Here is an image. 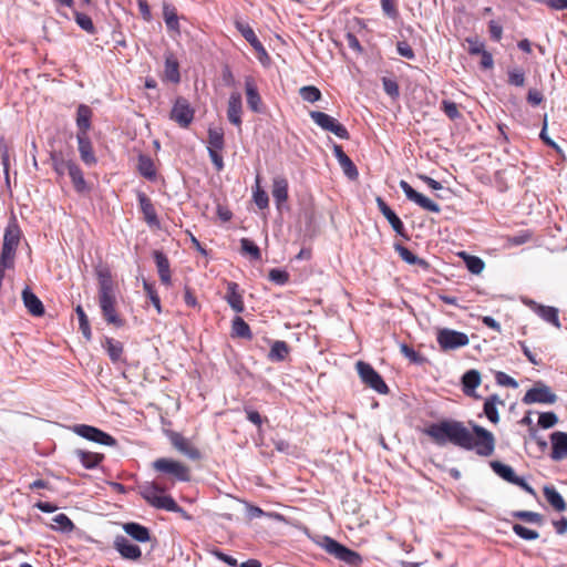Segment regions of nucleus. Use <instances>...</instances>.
Listing matches in <instances>:
<instances>
[{"label": "nucleus", "mask_w": 567, "mask_h": 567, "mask_svg": "<svg viewBox=\"0 0 567 567\" xmlns=\"http://www.w3.org/2000/svg\"><path fill=\"white\" fill-rule=\"evenodd\" d=\"M544 497L549 505L557 512H565L567 504L560 493L551 485H546L543 488Z\"/></svg>", "instance_id": "29"}, {"label": "nucleus", "mask_w": 567, "mask_h": 567, "mask_svg": "<svg viewBox=\"0 0 567 567\" xmlns=\"http://www.w3.org/2000/svg\"><path fill=\"white\" fill-rule=\"evenodd\" d=\"M243 113L241 95L238 92H233L228 100L227 118L228 121L240 127Z\"/></svg>", "instance_id": "20"}, {"label": "nucleus", "mask_w": 567, "mask_h": 567, "mask_svg": "<svg viewBox=\"0 0 567 567\" xmlns=\"http://www.w3.org/2000/svg\"><path fill=\"white\" fill-rule=\"evenodd\" d=\"M299 94L303 101L309 103H315L322 96L320 90L313 85H306L300 87Z\"/></svg>", "instance_id": "47"}, {"label": "nucleus", "mask_w": 567, "mask_h": 567, "mask_svg": "<svg viewBox=\"0 0 567 567\" xmlns=\"http://www.w3.org/2000/svg\"><path fill=\"white\" fill-rule=\"evenodd\" d=\"M153 468L159 473L168 474L179 482H188L190 480L189 468L172 458L161 457L155 460Z\"/></svg>", "instance_id": "8"}, {"label": "nucleus", "mask_w": 567, "mask_h": 567, "mask_svg": "<svg viewBox=\"0 0 567 567\" xmlns=\"http://www.w3.org/2000/svg\"><path fill=\"white\" fill-rule=\"evenodd\" d=\"M357 372L361 381L380 394H388L389 386L374 368L364 361H358L355 364Z\"/></svg>", "instance_id": "7"}, {"label": "nucleus", "mask_w": 567, "mask_h": 567, "mask_svg": "<svg viewBox=\"0 0 567 567\" xmlns=\"http://www.w3.org/2000/svg\"><path fill=\"white\" fill-rule=\"evenodd\" d=\"M254 202L259 209H265L269 205L268 194L260 187V178L256 177V186L254 189Z\"/></svg>", "instance_id": "46"}, {"label": "nucleus", "mask_w": 567, "mask_h": 567, "mask_svg": "<svg viewBox=\"0 0 567 567\" xmlns=\"http://www.w3.org/2000/svg\"><path fill=\"white\" fill-rule=\"evenodd\" d=\"M76 140L78 150L82 162L86 166H94L97 163V158L94 154L93 146L89 135H83V133H76Z\"/></svg>", "instance_id": "18"}, {"label": "nucleus", "mask_w": 567, "mask_h": 567, "mask_svg": "<svg viewBox=\"0 0 567 567\" xmlns=\"http://www.w3.org/2000/svg\"><path fill=\"white\" fill-rule=\"evenodd\" d=\"M498 404L504 405V401L501 400L497 394L489 395L484 402V414L493 424H497L499 422V414L497 410Z\"/></svg>", "instance_id": "30"}, {"label": "nucleus", "mask_w": 567, "mask_h": 567, "mask_svg": "<svg viewBox=\"0 0 567 567\" xmlns=\"http://www.w3.org/2000/svg\"><path fill=\"white\" fill-rule=\"evenodd\" d=\"M375 202L379 210L386 218L393 230L399 236L406 238L404 224L399 218V216L388 206V204L381 197H377Z\"/></svg>", "instance_id": "17"}, {"label": "nucleus", "mask_w": 567, "mask_h": 567, "mask_svg": "<svg viewBox=\"0 0 567 567\" xmlns=\"http://www.w3.org/2000/svg\"><path fill=\"white\" fill-rule=\"evenodd\" d=\"M465 264L467 269L474 275L481 274L485 266L484 261L476 256H465Z\"/></svg>", "instance_id": "56"}, {"label": "nucleus", "mask_w": 567, "mask_h": 567, "mask_svg": "<svg viewBox=\"0 0 567 567\" xmlns=\"http://www.w3.org/2000/svg\"><path fill=\"white\" fill-rule=\"evenodd\" d=\"M508 84L514 86H523L525 84V73L522 69L515 68L508 70Z\"/></svg>", "instance_id": "58"}, {"label": "nucleus", "mask_w": 567, "mask_h": 567, "mask_svg": "<svg viewBox=\"0 0 567 567\" xmlns=\"http://www.w3.org/2000/svg\"><path fill=\"white\" fill-rule=\"evenodd\" d=\"M225 146L224 132L221 128H209L208 130V150L221 151Z\"/></svg>", "instance_id": "45"}, {"label": "nucleus", "mask_w": 567, "mask_h": 567, "mask_svg": "<svg viewBox=\"0 0 567 567\" xmlns=\"http://www.w3.org/2000/svg\"><path fill=\"white\" fill-rule=\"evenodd\" d=\"M195 111L189 102L178 96L171 111V118L175 121L181 127H188L194 120Z\"/></svg>", "instance_id": "12"}, {"label": "nucleus", "mask_w": 567, "mask_h": 567, "mask_svg": "<svg viewBox=\"0 0 567 567\" xmlns=\"http://www.w3.org/2000/svg\"><path fill=\"white\" fill-rule=\"evenodd\" d=\"M75 455L79 457L82 465L87 468L92 470L97 467V465L102 462L103 455L99 453L93 452H86L83 450H76Z\"/></svg>", "instance_id": "39"}, {"label": "nucleus", "mask_w": 567, "mask_h": 567, "mask_svg": "<svg viewBox=\"0 0 567 567\" xmlns=\"http://www.w3.org/2000/svg\"><path fill=\"white\" fill-rule=\"evenodd\" d=\"M75 312L79 318V324H80V330H81L82 334L85 337V339L90 340L91 339V327H90L87 316L85 315L82 306L79 305L75 308Z\"/></svg>", "instance_id": "49"}, {"label": "nucleus", "mask_w": 567, "mask_h": 567, "mask_svg": "<svg viewBox=\"0 0 567 567\" xmlns=\"http://www.w3.org/2000/svg\"><path fill=\"white\" fill-rule=\"evenodd\" d=\"M551 453L550 457L554 461H561L567 458V433L554 432L550 434Z\"/></svg>", "instance_id": "19"}, {"label": "nucleus", "mask_w": 567, "mask_h": 567, "mask_svg": "<svg viewBox=\"0 0 567 567\" xmlns=\"http://www.w3.org/2000/svg\"><path fill=\"white\" fill-rule=\"evenodd\" d=\"M400 188L405 194L406 198L416 205H419L424 210L436 213L441 212V207L439 204L424 196L423 194L416 192L406 181H400Z\"/></svg>", "instance_id": "13"}, {"label": "nucleus", "mask_w": 567, "mask_h": 567, "mask_svg": "<svg viewBox=\"0 0 567 567\" xmlns=\"http://www.w3.org/2000/svg\"><path fill=\"white\" fill-rule=\"evenodd\" d=\"M22 300L24 307L34 317L44 315V306L42 301L27 287L22 291Z\"/></svg>", "instance_id": "25"}, {"label": "nucleus", "mask_w": 567, "mask_h": 567, "mask_svg": "<svg viewBox=\"0 0 567 567\" xmlns=\"http://www.w3.org/2000/svg\"><path fill=\"white\" fill-rule=\"evenodd\" d=\"M382 84H383V89H384L385 93L389 96H391L393 99H396L399 96V94H400L399 85L394 80L389 79V78H383Z\"/></svg>", "instance_id": "61"}, {"label": "nucleus", "mask_w": 567, "mask_h": 567, "mask_svg": "<svg viewBox=\"0 0 567 567\" xmlns=\"http://www.w3.org/2000/svg\"><path fill=\"white\" fill-rule=\"evenodd\" d=\"M236 29L241 33V35L245 38V40L257 52L258 60L262 64L268 63L269 62V55H268L266 49L264 48L262 43L257 38V35H256L255 31L252 30V28L249 24H247V23L237 21L236 22Z\"/></svg>", "instance_id": "14"}, {"label": "nucleus", "mask_w": 567, "mask_h": 567, "mask_svg": "<svg viewBox=\"0 0 567 567\" xmlns=\"http://www.w3.org/2000/svg\"><path fill=\"white\" fill-rule=\"evenodd\" d=\"M91 117H92V110L87 105L81 104L76 111L78 133H83V135H89V131L91 128Z\"/></svg>", "instance_id": "31"}, {"label": "nucleus", "mask_w": 567, "mask_h": 567, "mask_svg": "<svg viewBox=\"0 0 567 567\" xmlns=\"http://www.w3.org/2000/svg\"><path fill=\"white\" fill-rule=\"evenodd\" d=\"M321 546L328 554L350 566H359L362 561L359 553L346 547L329 536L323 537Z\"/></svg>", "instance_id": "6"}, {"label": "nucleus", "mask_w": 567, "mask_h": 567, "mask_svg": "<svg viewBox=\"0 0 567 567\" xmlns=\"http://www.w3.org/2000/svg\"><path fill=\"white\" fill-rule=\"evenodd\" d=\"M137 169L140 174L148 181L156 178V169L153 159L148 155L138 156Z\"/></svg>", "instance_id": "38"}, {"label": "nucleus", "mask_w": 567, "mask_h": 567, "mask_svg": "<svg viewBox=\"0 0 567 567\" xmlns=\"http://www.w3.org/2000/svg\"><path fill=\"white\" fill-rule=\"evenodd\" d=\"M245 91L248 107L255 113H261V97L256 86L255 80L251 76L245 79Z\"/></svg>", "instance_id": "21"}, {"label": "nucleus", "mask_w": 567, "mask_h": 567, "mask_svg": "<svg viewBox=\"0 0 567 567\" xmlns=\"http://www.w3.org/2000/svg\"><path fill=\"white\" fill-rule=\"evenodd\" d=\"M513 516L527 523H533L537 525H540L543 523V516L536 512L517 511L513 513Z\"/></svg>", "instance_id": "50"}, {"label": "nucleus", "mask_w": 567, "mask_h": 567, "mask_svg": "<svg viewBox=\"0 0 567 567\" xmlns=\"http://www.w3.org/2000/svg\"><path fill=\"white\" fill-rule=\"evenodd\" d=\"M344 175L350 179H357L359 176V172L357 166L353 164L351 158L347 155L344 158L339 162Z\"/></svg>", "instance_id": "52"}, {"label": "nucleus", "mask_w": 567, "mask_h": 567, "mask_svg": "<svg viewBox=\"0 0 567 567\" xmlns=\"http://www.w3.org/2000/svg\"><path fill=\"white\" fill-rule=\"evenodd\" d=\"M168 439L174 449L189 460L197 461L200 458L202 455L199 450L181 433L172 431L168 434Z\"/></svg>", "instance_id": "15"}, {"label": "nucleus", "mask_w": 567, "mask_h": 567, "mask_svg": "<svg viewBox=\"0 0 567 567\" xmlns=\"http://www.w3.org/2000/svg\"><path fill=\"white\" fill-rule=\"evenodd\" d=\"M268 277H269V279L272 282H275L277 285H285L289 280V274L287 271H285V270H280V269H277V268L271 269L269 271V276Z\"/></svg>", "instance_id": "62"}, {"label": "nucleus", "mask_w": 567, "mask_h": 567, "mask_svg": "<svg viewBox=\"0 0 567 567\" xmlns=\"http://www.w3.org/2000/svg\"><path fill=\"white\" fill-rule=\"evenodd\" d=\"M143 288H144L147 297L150 298L151 302L156 308L157 313H161L162 312L161 299L154 288V285L145 280L143 284Z\"/></svg>", "instance_id": "54"}, {"label": "nucleus", "mask_w": 567, "mask_h": 567, "mask_svg": "<svg viewBox=\"0 0 567 567\" xmlns=\"http://www.w3.org/2000/svg\"><path fill=\"white\" fill-rule=\"evenodd\" d=\"M492 470L504 481L514 484L517 480V475L515 474L513 467L509 465H506L499 461H493L491 462Z\"/></svg>", "instance_id": "40"}, {"label": "nucleus", "mask_w": 567, "mask_h": 567, "mask_svg": "<svg viewBox=\"0 0 567 567\" xmlns=\"http://www.w3.org/2000/svg\"><path fill=\"white\" fill-rule=\"evenodd\" d=\"M233 337L250 340L252 333L248 323L241 317H235L231 324Z\"/></svg>", "instance_id": "41"}, {"label": "nucleus", "mask_w": 567, "mask_h": 567, "mask_svg": "<svg viewBox=\"0 0 567 567\" xmlns=\"http://www.w3.org/2000/svg\"><path fill=\"white\" fill-rule=\"evenodd\" d=\"M463 391L472 395L475 389L481 384V374L477 370H468L462 377Z\"/></svg>", "instance_id": "37"}, {"label": "nucleus", "mask_w": 567, "mask_h": 567, "mask_svg": "<svg viewBox=\"0 0 567 567\" xmlns=\"http://www.w3.org/2000/svg\"><path fill=\"white\" fill-rule=\"evenodd\" d=\"M123 530L134 540L140 543H146L151 539L150 529L138 523H125L123 525Z\"/></svg>", "instance_id": "27"}, {"label": "nucleus", "mask_w": 567, "mask_h": 567, "mask_svg": "<svg viewBox=\"0 0 567 567\" xmlns=\"http://www.w3.org/2000/svg\"><path fill=\"white\" fill-rule=\"evenodd\" d=\"M240 246L241 251L249 255L254 260H259L261 258L260 249L252 240L248 238H241Z\"/></svg>", "instance_id": "48"}, {"label": "nucleus", "mask_w": 567, "mask_h": 567, "mask_svg": "<svg viewBox=\"0 0 567 567\" xmlns=\"http://www.w3.org/2000/svg\"><path fill=\"white\" fill-rule=\"evenodd\" d=\"M534 311L546 322L554 324L556 328H560L558 318V309L555 307L538 305L535 301H530Z\"/></svg>", "instance_id": "28"}, {"label": "nucleus", "mask_w": 567, "mask_h": 567, "mask_svg": "<svg viewBox=\"0 0 567 567\" xmlns=\"http://www.w3.org/2000/svg\"><path fill=\"white\" fill-rule=\"evenodd\" d=\"M467 427L463 422L456 420H442L427 425L423 433L436 445L444 446L451 443L463 449L467 442Z\"/></svg>", "instance_id": "2"}, {"label": "nucleus", "mask_w": 567, "mask_h": 567, "mask_svg": "<svg viewBox=\"0 0 567 567\" xmlns=\"http://www.w3.org/2000/svg\"><path fill=\"white\" fill-rule=\"evenodd\" d=\"M52 167L54 172L59 175H63L65 172L69 173L70 165H74L75 162L71 159H64L61 154L58 153H51L50 155Z\"/></svg>", "instance_id": "43"}, {"label": "nucleus", "mask_w": 567, "mask_h": 567, "mask_svg": "<svg viewBox=\"0 0 567 567\" xmlns=\"http://www.w3.org/2000/svg\"><path fill=\"white\" fill-rule=\"evenodd\" d=\"M21 235L22 233L18 221L16 217H12L4 229L3 245L0 256L7 266L14 265L16 252L21 240Z\"/></svg>", "instance_id": "5"}, {"label": "nucleus", "mask_w": 567, "mask_h": 567, "mask_svg": "<svg viewBox=\"0 0 567 567\" xmlns=\"http://www.w3.org/2000/svg\"><path fill=\"white\" fill-rule=\"evenodd\" d=\"M436 341L443 351L456 350L470 343L468 336L450 328L440 329Z\"/></svg>", "instance_id": "9"}, {"label": "nucleus", "mask_w": 567, "mask_h": 567, "mask_svg": "<svg viewBox=\"0 0 567 567\" xmlns=\"http://www.w3.org/2000/svg\"><path fill=\"white\" fill-rule=\"evenodd\" d=\"M395 251L399 256L409 265H417L423 269H427L430 267L429 262L416 255H414L411 250H409L405 246L401 244L394 245Z\"/></svg>", "instance_id": "36"}, {"label": "nucleus", "mask_w": 567, "mask_h": 567, "mask_svg": "<svg viewBox=\"0 0 567 567\" xmlns=\"http://www.w3.org/2000/svg\"><path fill=\"white\" fill-rule=\"evenodd\" d=\"M165 487L152 482L140 486L141 496L153 507L165 511H178V504L169 495H164Z\"/></svg>", "instance_id": "4"}, {"label": "nucleus", "mask_w": 567, "mask_h": 567, "mask_svg": "<svg viewBox=\"0 0 567 567\" xmlns=\"http://www.w3.org/2000/svg\"><path fill=\"white\" fill-rule=\"evenodd\" d=\"M164 76L165 80L172 83L181 81L179 63L173 53H168L165 56Z\"/></svg>", "instance_id": "32"}, {"label": "nucleus", "mask_w": 567, "mask_h": 567, "mask_svg": "<svg viewBox=\"0 0 567 567\" xmlns=\"http://www.w3.org/2000/svg\"><path fill=\"white\" fill-rule=\"evenodd\" d=\"M137 199L140 204L141 212L143 213L144 219L148 226H159V220L154 208L152 200L146 196V194L140 192L137 194Z\"/></svg>", "instance_id": "23"}, {"label": "nucleus", "mask_w": 567, "mask_h": 567, "mask_svg": "<svg viewBox=\"0 0 567 567\" xmlns=\"http://www.w3.org/2000/svg\"><path fill=\"white\" fill-rule=\"evenodd\" d=\"M154 261L157 267L158 276L162 284L168 286L171 285V268L169 260L166 255L159 250H155L153 252Z\"/></svg>", "instance_id": "26"}, {"label": "nucleus", "mask_w": 567, "mask_h": 567, "mask_svg": "<svg viewBox=\"0 0 567 567\" xmlns=\"http://www.w3.org/2000/svg\"><path fill=\"white\" fill-rule=\"evenodd\" d=\"M102 346L106 350L112 362H117L121 360L123 354V344L120 341L112 338H105V341Z\"/></svg>", "instance_id": "42"}, {"label": "nucleus", "mask_w": 567, "mask_h": 567, "mask_svg": "<svg viewBox=\"0 0 567 567\" xmlns=\"http://www.w3.org/2000/svg\"><path fill=\"white\" fill-rule=\"evenodd\" d=\"M513 532L520 538L525 540H535L539 537L538 532L534 529H529L520 524L513 525Z\"/></svg>", "instance_id": "53"}, {"label": "nucleus", "mask_w": 567, "mask_h": 567, "mask_svg": "<svg viewBox=\"0 0 567 567\" xmlns=\"http://www.w3.org/2000/svg\"><path fill=\"white\" fill-rule=\"evenodd\" d=\"M556 401L557 395L550 390L548 385L542 382H537L524 394L522 399L524 404H554Z\"/></svg>", "instance_id": "11"}, {"label": "nucleus", "mask_w": 567, "mask_h": 567, "mask_svg": "<svg viewBox=\"0 0 567 567\" xmlns=\"http://www.w3.org/2000/svg\"><path fill=\"white\" fill-rule=\"evenodd\" d=\"M97 299L104 320L117 328L124 324V320L116 312L117 287L107 268L96 270Z\"/></svg>", "instance_id": "1"}, {"label": "nucleus", "mask_w": 567, "mask_h": 567, "mask_svg": "<svg viewBox=\"0 0 567 567\" xmlns=\"http://www.w3.org/2000/svg\"><path fill=\"white\" fill-rule=\"evenodd\" d=\"M68 174L72 181L74 189L78 193L83 194L90 190V187L84 179L83 172L76 163L74 165H70V171Z\"/></svg>", "instance_id": "34"}, {"label": "nucleus", "mask_w": 567, "mask_h": 567, "mask_svg": "<svg viewBox=\"0 0 567 567\" xmlns=\"http://www.w3.org/2000/svg\"><path fill=\"white\" fill-rule=\"evenodd\" d=\"M224 299L227 301V303L234 311L238 313L244 312V299L241 292L239 291V286L237 282H227V291Z\"/></svg>", "instance_id": "22"}, {"label": "nucleus", "mask_w": 567, "mask_h": 567, "mask_svg": "<svg viewBox=\"0 0 567 567\" xmlns=\"http://www.w3.org/2000/svg\"><path fill=\"white\" fill-rule=\"evenodd\" d=\"M400 350L402 354H404V357H406L413 363L421 364L425 361V359L419 352H416L413 348L409 347L405 343H402L400 346Z\"/></svg>", "instance_id": "60"}, {"label": "nucleus", "mask_w": 567, "mask_h": 567, "mask_svg": "<svg viewBox=\"0 0 567 567\" xmlns=\"http://www.w3.org/2000/svg\"><path fill=\"white\" fill-rule=\"evenodd\" d=\"M496 382L499 385L517 388L518 383L515 379L506 374L505 372L498 371L495 375Z\"/></svg>", "instance_id": "63"}, {"label": "nucleus", "mask_w": 567, "mask_h": 567, "mask_svg": "<svg viewBox=\"0 0 567 567\" xmlns=\"http://www.w3.org/2000/svg\"><path fill=\"white\" fill-rule=\"evenodd\" d=\"M396 50H398V53L403 56V58H406L409 60H413L415 58V54H414V51L413 49L411 48V45L405 42V41H400L398 42L396 44Z\"/></svg>", "instance_id": "64"}, {"label": "nucleus", "mask_w": 567, "mask_h": 567, "mask_svg": "<svg viewBox=\"0 0 567 567\" xmlns=\"http://www.w3.org/2000/svg\"><path fill=\"white\" fill-rule=\"evenodd\" d=\"M558 422V417L554 412H543L538 417V425L543 429H550Z\"/></svg>", "instance_id": "59"}, {"label": "nucleus", "mask_w": 567, "mask_h": 567, "mask_svg": "<svg viewBox=\"0 0 567 567\" xmlns=\"http://www.w3.org/2000/svg\"><path fill=\"white\" fill-rule=\"evenodd\" d=\"M473 433L467 430V442L463 445L464 450L475 451L480 456H491L495 451V436L485 427L473 424Z\"/></svg>", "instance_id": "3"}, {"label": "nucleus", "mask_w": 567, "mask_h": 567, "mask_svg": "<svg viewBox=\"0 0 567 567\" xmlns=\"http://www.w3.org/2000/svg\"><path fill=\"white\" fill-rule=\"evenodd\" d=\"M441 109L445 113V115L451 120H456L461 117L457 104L452 101L443 100L441 103Z\"/></svg>", "instance_id": "57"}, {"label": "nucleus", "mask_w": 567, "mask_h": 567, "mask_svg": "<svg viewBox=\"0 0 567 567\" xmlns=\"http://www.w3.org/2000/svg\"><path fill=\"white\" fill-rule=\"evenodd\" d=\"M73 432L94 443L107 446L116 445V440L112 435L92 425L76 424L73 426Z\"/></svg>", "instance_id": "10"}, {"label": "nucleus", "mask_w": 567, "mask_h": 567, "mask_svg": "<svg viewBox=\"0 0 567 567\" xmlns=\"http://www.w3.org/2000/svg\"><path fill=\"white\" fill-rule=\"evenodd\" d=\"M272 197L278 209H281L284 203L288 199V181L284 176H276L272 179Z\"/></svg>", "instance_id": "24"}, {"label": "nucleus", "mask_w": 567, "mask_h": 567, "mask_svg": "<svg viewBox=\"0 0 567 567\" xmlns=\"http://www.w3.org/2000/svg\"><path fill=\"white\" fill-rule=\"evenodd\" d=\"M53 522L56 524L55 528L63 533H71L74 529L73 522L63 513L55 515Z\"/></svg>", "instance_id": "51"}, {"label": "nucleus", "mask_w": 567, "mask_h": 567, "mask_svg": "<svg viewBox=\"0 0 567 567\" xmlns=\"http://www.w3.org/2000/svg\"><path fill=\"white\" fill-rule=\"evenodd\" d=\"M311 120L323 131H329V128L332 126V124L336 122V118L330 116L327 113L320 112V111H310L309 113Z\"/></svg>", "instance_id": "44"}, {"label": "nucleus", "mask_w": 567, "mask_h": 567, "mask_svg": "<svg viewBox=\"0 0 567 567\" xmlns=\"http://www.w3.org/2000/svg\"><path fill=\"white\" fill-rule=\"evenodd\" d=\"M74 18H75V22L78 23V25L81 29H83L84 31H86L89 33H94V31H95L94 24L92 22V19L87 14L75 11Z\"/></svg>", "instance_id": "55"}, {"label": "nucleus", "mask_w": 567, "mask_h": 567, "mask_svg": "<svg viewBox=\"0 0 567 567\" xmlns=\"http://www.w3.org/2000/svg\"><path fill=\"white\" fill-rule=\"evenodd\" d=\"M163 19L169 31L179 33V19L177 16V10L173 4L163 2Z\"/></svg>", "instance_id": "33"}, {"label": "nucleus", "mask_w": 567, "mask_h": 567, "mask_svg": "<svg viewBox=\"0 0 567 567\" xmlns=\"http://www.w3.org/2000/svg\"><path fill=\"white\" fill-rule=\"evenodd\" d=\"M114 548L123 559L137 561L142 557L140 546L133 544L124 536H116L114 539Z\"/></svg>", "instance_id": "16"}, {"label": "nucleus", "mask_w": 567, "mask_h": 567, "mask_svg": "<svg viewBox=\"0 0 567 567\" xmlns=\"http://www.w3.org/2000/svg\"><path fill=\"white\" fill-rule=\"evenodd\" d=\"M290 352V348L286 341L276 340L272 342L268 353V360L271 362H282L286 360Z\"/></svg>", "instance_id": "35"}]
</instances>
